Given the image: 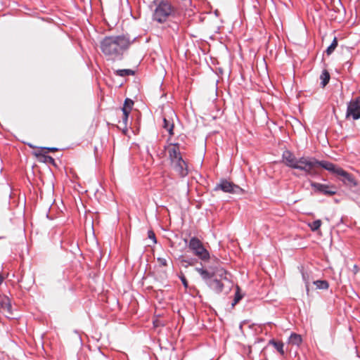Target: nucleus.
<instances>
[{"instance_id": "f03ea898", "label": "nucleus", "mask_w": 360, "mask_h": 360, "mask_svg": "<svg viewBox=\"0 0 360 360\" xmlns=\"http://www.w3.org/2000/svg\"><path fill=\"white\" fill-rule=\"evenodd\" d=\"M131 44L125 35L107 36L100 41V49L105 59L112 63L122 60L124 53Z\"/></svg>"}, {"instance_id": "6e6552de", "label": "nucleus", "mask_w": 360, "mask_h": 360, "mask_svg": "<svg viewBox=\"0 0 360 360\" xmlns=\"http://www.w3.org/2000/svg\"><path fill=\"white\" fill-rule=\"evenodd\" d=\"M167 153L169 154V158L171 161V163L177 161L179 159H181V155L179 149V143H170L167 146Z\"/></svg>"}, {"instance_id": "1a4fd4ad", "label": "nucleus", "mask_w": 360, "mask_h": 360, "mask_svg": "<svg viewBox=\"0 0 360 360\" xmlns=\"http://www.w3.org/2000/svg\"><path fill=\"white\" fill-rule=\"evenodd\" d=\"M172 166L180 176L184 177L188 174L187 165L183 158L172 162Z\"/></svg>"}, {"instance_id": "c756f323", "label": "nucleus", "mask_w": 360, "mask_h": 360, "mask_svg": "<svg viewBox=\"0 0 360 360\" xmlns=\"http://www.w3.org/2000/svg\"><path fill=\"white\" fill-rule=\"evenodd\" d=\"M179 278H180V279H181V281L182 284L184 285V286L186 288H188V281H187V280H186V277H185L184 275H181V276H179Z\"/></svg>"}, {"instance_id": "393cba45", "label": "nucleus", "mask_w": 360, "mask_h": 360, "mask_svg": "<svg viewBox=\"0 0 360 360\" xmlns=\"http://www.w3.org/2000/svg\"><path fill=\"white\" fill-rule=\"evenodd\" d=\"M321 224L322 222L320 219H316L311 223H309L308 225L312 231H316L319 229Z\"/></svg>"}, {"instance_id": "412c9836", "label": "nucleus", "mask_w": 360, "mask_h": 360, "mask_svg": "<svg viewBox=\"0 0 360 360\" xmlns=\"http://www.w3.org/2000/svg\"><path fill=\"white\" fill-rule=\"evenodd\" d=\"M314 284L316 286L317 288L322 290H326L329 287L328 281L325 280H317L314 281Z\"/></svg>"}, {"instance_id": "bb28decb", "label": "nucleus", "mask_w": 360, "mask_h": 360, "mask_svg": "<svg viewBox=\"0 0 360 360\" xmlns=\"http://www.w3.org/2000/svg\"><path fill=\"white\" fill-rule=\"evenodd\" d=\"M157 260L159 262V264L160 265H162V266H167V259L165 258L158 257Z\"/></svg>"}, {"instance_id": "c85d7f7f", "label": "nucleus", "mask_w": 360, "mask_h": 360, "mask_svg": "<svg viewBox=\"0 0 360 360\" xmlns=\"http://www.w3.org/2000/svg\"><path fill=\"white\" fill-rule=\"evenodd\" d=\"M148 238L150 239H151L154 243H156L157 241H156L155 236V233H153V231H148Z\"/></svg>"}, {"instance_id": "6ab92c4d", "label": "nucleus", "mask_w": 360, "mask_h": 360, "mask_svg": "<svg viewBox=\"0 0 360 360\" xmlns=\"http://www.w3.org/2000/svg\"><path fill=\"white\" fill-rule=\"evenodd\" d=\"M330 74L326 70H323L320 75V79L321 80V84L323 87L326 86L330 80Z\"/></svg>"}, {"instance_id": "7ed1b4c3", "label": "nucleus", "mask_w": 360, "mask_h": 360, "mask_svg": "<svg viewBox=\"0 0 360 360\" xmlns=\"http://www.w3.org/2000/svg\"><path fill=\"white\" fill-rule=\"evenodd\" d=\"M189 250L202 261H207L210 259V253L203 246L202 243L196 237H192L188 243Z\"/></svg>"}, {"instance_id": "a878e982", "label": "nucleus", "mask_w": 360, "mask_h": 360, "mask_svg": "<svg viewBox=\"0 0 360 360\" xmlns=\"http://www.w3.org/2000/svg\"><path fill=\"white\" fill-rule=\"evenodd\" d=\"M122 113H123V117H122V124H123L124 127L127 129V125L129 113L127 112V110L126 109L124 110V112H122Z\"/></svg>"}, {"instance_id": "f257e3e1", "label": "nucleus", "mask_w": 360, "mask_h": 360, "mask_svg": "<svg viewBox=\"0 0 360 360\" xmlns=\"http://www.w3.org/2000/svg\"><path fill=\"white\" fill-rule=\"evenodd\" d=\"M285 165L290 168L304 172L305 175L316 176L319 174L318 168L323 167L326 170H331V162L328 161H319L311 157H301L297 158L290 150H285L282 155Z\"/></svg>"}, {"instance_id": "4468645a", "label": "nucleus", "mask_w": 360, "mask_h": 360, "mask_svg": "<svg viewBox=\"0 0 360 360\" xmlns=\"http://www.w3.org/2000/svg\"><path fill=\"white\" fill-rule=\"evenodd\" d=\"M213 276L219 277L220 280H227V271L220 265L212 266Z\"/></svg>"}, {"instance_id": "dca6fc26", "label": "nucleus", "mask_w": 360, "mask_h": 360, "mask_svg": "<svg viewBox=\"0 0 360 360\" xmlns=\"http://www.w3.org/2000/svg\"><path fill=\"white\" fill-rule=\"evenodd\" d=\"M163 128L167 130L170 136L174 135V122L167 118L166 116L163 117Z\"/></svg>"}, {"instance_id": "2eb2a0df", "label": "nucleus", "mask_w": 360, "mask_h": 360, "mask_svg": "<svg viewBox=\"0 0 360 360\" xmlns=\"http://www.w3.org/2000/svg\"><path fill=\"white\" fill-rule=\"evenodd\" d=\"M268 345H272L281 356L285 355L284 344L281 341L271 339L269 341Z\"/></svg>"}, {"instance_id": "4be33fe9", "label": "nucleus", "mask_w": 360, "mask_h": 360, "mask_svg": "<svg viewBox=\"0 0 360 360\" xmlns=\"http://www.w3.org/2000/svg\"><path fill=\"white\" fill-rule=\"evenodd\" d=\"M179 260L181 265L186 268H187L188 266H193L195 262V259H186L182 257L179 258Z\"/></svg>"}, {"instance_id": "9d476101", "label": "nucleus", "mask_w": 360, "mask_h": 360, "mask_svg": "<svg viewBox=\"0 0 360 360\" xmlns=\"http://www.w3.org/2000/svg\"><path fill=\"white\" fill-rule=\"evenodd\" d=\"M216 189H220L226 193H236L237 191L240 190V187L227 180H221L217 185Z\"/></svg>"}, {"instance_id": "9b49d317", "label": "nucleus", "mask_w": 360, "mask_h": 360, "mask_svg": "<svg viewBox=\"0 0 360 360\" xmlns=\"http://www.w3.org/2000/svg\"><path fill=\"white\" fill-rule=\"evenodd\" d=\"M195 271L200 275L203 281L207 283L213 276L212 266L209 267V270L204 268L196 267Z\"/></svg>"}, {"instance_id": "20e7f679", "label": "nucleus", "mask_w": 360, "mask_h": 360, "mask_svg": "<svg viewBox=\"0 0 360 360\" xmlns=\"http://www.w3.org/2000/svg\"><path fill=\"white\" fill-rule=\"evenodd\" d=\"M173 11V7L169 2L161 1L155 10L153 19L159 22H165Z\"/></svg>"}, {"instance_id": "b1692460", "label": "nucleus", "mask_w": 360, "mask_h": 360, "mask_svg": "<svg viewBox=\"0 0 360 360\" xmlns=\"http://www.w3.org/2000/svg\"><path fill=\"white\" fill-rule=\"evenodd\" d=\"M337 46H338V39L336 37H334L332 43L327 48V49L326 51L327 55H328V56L330 55L334 51V50L336 49Z\"/></svg>"}, {"instance_id": "cd10ccee", "label": "nucleus", "mask_w": 360, "mask_h": 360, "mask_svg": "<svg viewBox=\"0 0 360 360\" xmlns=\"http://www.w3.org/2000/svg\"><path fill=\"white\" fill-rule=\"evenodd\" d=\"M241 298H242V296L238 292H236V293L235 295L233 305H235L236 304H237L241 300Z\"/></svg>"}, {"instance_id": "f8f14e48", "label": "nucleus", "mask_w": 360, "mask_h": 360, "mask_svg": "<svg viewBox=\"0 0 360 360\" xmlns=\"http://www.w3.org/2000/svg\"><path fill=\"white\" fill-rule=\"evenodd\" d=\"M207 285L212 290L217 294L221 293L224 290V284L220 279H211L209 282H207Z\"/></svg>"}, {"instance_id": "ddd939ff", "label": "nucleus", "mask_w": 360, "mask_h": 360, "mask_svg": "<svg viewBox=\"0 0 360 360\" xmlns=\"http://www.w3.org/2000/svg\"><path fill=\"white\" fill-rule=\"evenodd\" d=\"M0 310L8 318H10L13 314L12 306L8 298H5L1 302Z\"/></svg>"}, {"instance_id": "2f4dec72", "label": "nucleus", "mask_w": 360, "mask_h": 360, "mask_svg": "<svg viewBox=\"0 0 360 360\" xmlns=\"http://www.w3.org/2000/svg\"><path fill=\"white\" fill-rule=\"evenodd\" d=\"M44 159H45V162H49V163H51V164H53L55 160L54 159L51 157V156H49V155H44Z\"/></svg>"}, {"instance_id": "a211bd4d", "label": "nucleus", "mask_w": 360, "mask_h": 360, "mask_svg": "<svg viewBox=\"0 0 360 360\" xmlns=\"http://www.w3.org/2000/svg\"><path fill=\"white\" fill-rule=\"evenodd\" d=\"M301 274H302V279H303L304 282L305 283L307 290L309 291V285L312 279L311 273L308 272L307 271H304L303 269H302Z\"/></svg>"}, {"instance_id": "f3484780", "label": "nucleus", "mask_w": 360, "mask_h": 360, "mask_svg": "<svg viewBox=\"0 0 360 360\" xmlns=\"http://www.w3.org/2000/svg\"><path fill=\"white\" fill-rule=\"evenodd\" d=\"M302 339L300 335L292 333L288 338V343L292 345L299 346Z\"/></svg>"}, {"instance_id": "7c9ffc66", "label": "nucleus", "mask_w": 360, "mask_h": 360, "mask_svg": "<svg viewBox=\"0 0 360 360\" xmlns=\"http://www.w3.org/2000/svg\"><path fill=\"white\" fill-rule=\"evenodd\" d=\"M41 150H44L46 152H55V151H57L58 149L55 147H44V148H41Z\"/></svg>"}, {"instance_id": "39448f33", "label": "nucleus", "mask_w": 360, "mask_h": 360, "mask_svg": "<svg viewBox=\"0 0 360 360\" xmlns=\"http://www.w3.org/2000/svg\"><path fill=\"white\" fill-rule=\"evenodd\" d=\"M332 169L328 170L329 172L340 176V180L346 185L349 186H354L356 185V182L352 174L342 169L341 167H337L333 163H331Z\"/></svg>"}, {"instance_id": "0eeeda50", "label": "nucleus", "mask_w": 360, "mask_h": 360, "mask_svg": "<svg viewBox=\"0 0 360 360\" xmlns=\"http://www.w3.org/2000/svg\"><path fill=\"white\" fill-rule=\"evenodd\" d=\"M311 186L314 189L315 191L324 195H333L336 193L335 188L333 186H330L326 184L311 182Z\"/></svg>"}, {"instance_id": "5701e85b", "label": "nucleus", "mask_w": 360, "mask_h": 360, "mask_svg": "<svg viewBox=\"0 0 360 360\" xmlns=\"http://www.w3.org/2000/svg\"><path fill=\"white\" fill-rule=\"evenodd\" d=\"M134 105V102L130 98H126L124 101V106L122 108V112L126 109L127 110V112L130 113L132 107Z\"/></svg>"}, {"instance_id": "aec40b11", "label": "nucleus", "mask_w": 360, "mask_h": 360, "mask_svg": "<svg viewBox=\"0 0 360 360\" xmlns=\"http://www.w3.org/2000/svg\"><path fill=\"white\" fill-rule=\"evenodd\" d=\"M115 73L116 75L120 77H126L129 75H134V71L130 69H121L115 70Z\"/></svg>"}, {"instance_id": "423d86ee", "label": "nucleus", "mask_w": 360, "mask_h": 360, "mask_svg": "<svg viewBox=\"0 0 360 360\" xmlns=\"http://www.w3.org/2000/svg\"><path fill=\"white\" fill-rule=\"evenodd\" d=\"M346 117H352L354 120L360 118V96L348 103Z\"/></svg>"}]
</instances>
